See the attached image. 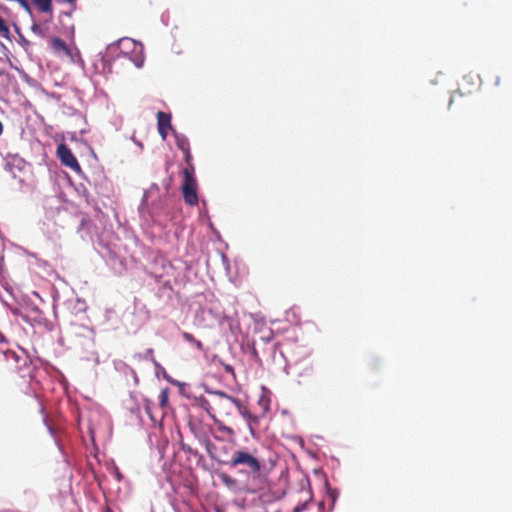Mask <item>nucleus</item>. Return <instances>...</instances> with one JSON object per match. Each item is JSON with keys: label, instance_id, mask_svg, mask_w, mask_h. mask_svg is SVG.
Segmentation results:
<instances>
[{"label": "nucleus", "instance_id": "nucleus-1", "mask_svg": "<svg viewBox=\"0 0 512 512\" xmlns=\"http://www.w3.org/2000/svg\"><path fill=\"white\" fill-rule=\"evenodd\" d=\"M223 463L232 468L244 466L246 467V472L252 475L258 474L262 468L261 462L251 453L244 450H236L231 459Z\"/></svg>", "mask_w": 512, "mask_h": 512}, {"label": "nucleus", "instance_id": "nucleus-2", "mask_svg": "<svg viewBox=\"0 0 512 512\" xmlns=\"http://www.w3.org/2000/svg\"><path fill=\"white\" fill-rule=\"evenodd\" d=\"M207 392L212 397L214 412L218 411L222 416H232V407L235 406L237 408V403H240L239 399L234 398L223 391L208 390Z\"/></svg>", "mask_w": 512, "mask_h": 512}, {"label": "nucleus", "instance_id": "nucleus-3", "mask_svg": "<svg viewBox=\"0 0 512 512\" xmlns=\"http://www.w3.org/2000/svg\"><path fill=\"white\" fill-rule=\"evenodd\" d=\"M184 181L182 184V193L184 197V201L191 205L195 206L198 204V196H197V183L194 178V174H192V170L184 169Z\"/></svg>", "mask_w": 512, "mask_h": 512}, {"label": "nucleus", "instance_id": "nucleus-4", "mask_svg": "<svg viewBox=\"0 0 512 512\" xmlns=\"http://www.w3.org/2000/svg\"><path fill=\"white\" fill-rule=\"evenodd\" d=\"M57 156L59 157L61 163L72 170L79 172L81 167L73 155L71 149L66 144H59L57 147Z\"/></svg>", "mask_w": 512, "mask_h": 512}, {"label": "nucleus", "instance_id": "nucleus-5", "mask_svg": "<svg viewBox=\"0 0 512 512\" xmlns=\"http://www.w3.org/2000/svg\"><path fill=\"white\" fill-rule=\"evenodd\" d=\"M237 410L239 414L245 419L251 436L255 437V427L259 425L261 416L252 414L249 411L248 407L242 401H240V403H237Z\"/></svg>", "mask_w": 512, "mask_h": 512}, {"label": "nucleus", "instance_id": "nucleus-6", "mask_svg": "<svg viewBox=\"0 0 512 512\" xmlns=\"http://www.w3.org/2000/svg\"><path fill=\"white\" fill-rule=\"evenodd\" d=\"M157 124L159 134L161 135L162 139L165 140L168 135V129L172 128L170 114H167L163 111H159L157 113Z\"/></svg>", "mask_w": 512, "mask_h": 512}, {"label": "nucleus", "instance_id": "nucleus-7", "mask_svg": "<svg viewBox=\"0 0 512 512\" xmlns=\"http://www.w3.org/2000/svg\"><path fill=\"white\" fill-rule=\"evenodd\" d=\"M197 405L207 412V414L210 416V418L213 421H216V416L214 413V405L212 403V398L209 400L203 396L196 399Z\"/></svg>", "mask_w": 512, "mask_h": 512}, {"label": "nucleus", "instance_id": "nucleus-8", "mask_svg": "<svg viewBox=\"0 0 512 512\" xmlns=\"http://www.w3.org/2000/svg\"><path fill=\"white\" fill-rule=\"evenodd\" d=\"M52 49L57 53H64L65 55L69 56L71 54V51L68 47V45L60 38L54 37L50 41Z\"/></svg>", "mask_w": 512, "mask_h": 512}, {"label": "nucleus", "instance_id": "nucleus-9", "mask_svg": "<svg viewBox=\"0 0 512 512\" xmlns=\"http://www.w3.org/2000/svg\"><path fill=\"white\" fill-rule=\"evenodd\" d=\"M31 31L41 37V38H45L47 35H48V32H49V21H44V22H41V23H33L31 25Z\"/></svg>", "mask_w": 512, "mask_h": 512}, {"label": "nucleus", "instance_id": "nucleus-10", "mask_svg": "<svg viewBox=\"0 0 512 512\" xmlns=\"http://www.w3.org/2000/svg\"><path fill=\"white\" fill-rule=\"evenodd\" d=\"M38 10L43 13H52V0H32Z\"/></svg>", "mask_w": 512, "mask_h": 512}, {"label": "nucleus", "instance_id": "nucleus-11", "mask_svg": "<svg viewBox=\"0 0 512 512\" xmlns=\"http://www.w3.org/2000/svg\"><path fill=\"white\" fill-rule=\"evenodd\" d=\"M219 479L223 485L229 489H234L237 486V480L229 474L222 472L219 475Z\"/></svg>", "mask_w": 512, "mask_h": 512}, {"label": "nucleus", "instance_id": "nucleus-12", "mask_svg": "<svg viewBox=\"0 0 512 512\" xmlns=\"http://www.w3.org/2000/svg\"><path fill=\"white\" fill-rule=\"evenodd\" d=\"M215 424H217V428H218V431L225 434L229 439H234L235 437V431L225 425L223 422L219 421L217 418H216V421H214Z\"/></svg>", "mask_w": 512, "mask_h": 512}, {"label": "nucleus", "instance_id": "nucleus-13", "mask_svg": "<svg viewBox=\"0 0 512 512\" xmlns=\"http://www.w3.org/2000/svg\"><path fill=\"white\" fill-rule=\"evenodd\" d=\"M182 337L186 342L193 344L199 351L203 350L202 342L197 340L191 333L184 331L182 332Z\"/></svg>", "mask_w": 512, "mask_h": 512}, {"label": "nucleus", "instance_id": "nucleus-14", "mask_svg": "<svg viewBox=\"0 0 512 512\" xmlns=\"http://www.w3.org/2000/svg\"><path fill=\"white\" fill-rule=\"evenodd\" d=\"M258 405L262 409L261 417H264L270 410V398L266 395H261L258 400Z\"/></svg>", "mask_w": 512, "mask_h": 512}, {"label": "nucleus", "instance_id": "nucleus-15", "mask_svg": "<svg viewBox=\"0 0 512 512\" xmlns=\"http://www.w3.org/2000/svg\"><path fill=\"white\" fill-rule=\"evenodd\" d=\"M175 138L176 145L182 152L190 148L189 141L185 136L176 134Z\"/></svg>", "mask_w": 512, "mask_h": 512}, {"label": "nucleus", "instance_id": "nucleus-16", "mask_svg": "<svg viewBox=\"0 0 512 512\" xmlns=\"http://www.w3.org/2000/svg\"><path fill=\"white\" fill-rule=\"evenodd\" d=\"M183 153H184V156H185V162L187 164V167L185 169L192 170V174H194V165L192 163V155H191V152H190V148L188 150L183 151Z\"/></svg>", "mask_w": 512, "mask_h": 512}, {"label": "nucleus", "instance_id": "nucleus-17", "mask_svg": "<svg viewBox=\"0 0 512 512\" xmlns=\"http://www.w3.org/2000/svg\"><path fill=\"white\" fill-rule=\"evenodd\" d=\"M311 499H312V496L309 495L308 499L304 500L303 502L297 504L294 507L293 512H305V510L308 508V505H309V502L311 501Z\"/></svg>", "mask_w": 512, "mask_h": 512}, {"label": "nucleus", "instance_id": "nucleus-18", "mask_svg": "<svg viewBox=\"0 0 512 512\" xmlns=\"http://www.w3.org/2000/svg\"><path fill=\"white\" fill-rule=\"evenodd\" d=\"M0 34L4 37H7L9 35V28L5 24V21L0 16Z\"/></svg>", "mask_w": 512, "mask_h": 512}, {"label": "nucleus", "instance_id": "nucleus-19", "mask_svg": "<svg viewBox=\"0 0 512 512\" xmlns=\"http://www.w3.org/2000/svg\"><path fill=\"white\" fill-rule=\"evenodd\" d=\"M160 405L165 407L168 403V393L166 390H163L159 396Z\"/></svg>", "mask_w": 512, "mask_h": 512}, {"label": "nucleus", "instance_id": "nucleus-20", "mask_svg": "<svg viewBox=\"0 0 512 512\" xmlns=\"http://www.w3.org/2000/svg\"><path fill=\"white\" fill-rule=\"evenodd\" d=\"M204 445H205V448L207 450V452L212 455V449L215 447L214 444L212 443V441L210 439H205L203 441Z\"/></svg>", "mask_w": 512, "mask_h": 512}, {"label": "nucleus", "instance_id": "nucleus-21", "mask_svg": "<svg viewBox=\"0 0 512 512\" xmlns=\"http://www.w3.org/2000/svg\"><path fill=\"white\" fill-rule=\"evenodd\" d=\"M182 450L186 453H189V454H192L194 456L197 455V451L194 450L191 446L189 445H186V444H182Z\"/></svg>", "mask_w": 512, "mask_h": 512}, {"label": "nucleus", "instance_id": "nucleus-22", "mask_svg": "<svg viewBox=\"0 0 512 512\" xmlns=\"http://www.w3.org/2000/svg\"><path fill=\"white\" fill-rule=\"evenodd\" d=\"M21 3V5L27 10L30 12V6L28 5L27 1L26 0H22V1H19Z\"/></svg>", "mask_w": 512, "mask_h": 512}, {"label": "nucleus", "instance_id": "nucleus-23", "mask_svg": "<svg viewBox=\"0 0 512 512\" xmlns=\"http://www.w3.org/2000/svg\"><path fill=\"white\" fill-rule=\"evenodd\" d=\"M225 370H226L227 372H233V368H232L230 365H227V366L225 367Z\"/></svg>", "mask_w": 512, "mask_h": 512}, {"label": "nucleus", "instance_id": "nucleus-24", "mask_svg": "<svg viewBox=\"0 0 512 512\" xmlns=\"http://www.w3.org/2000/svg\"><path fill=\"white\" fill-rule=\"evenodd\" d=\"M3 133V124L2 122L0 121V135Z\"/></svg>", "mask_w": 512, "mask_h": 512}, {"label": "nucleus", "instance_id": "nucleus-25", "mask_svg": "<svg viewBox=\"0 0 512 512\" xmlns=\"http://www.w3.org/2000/svg\"><path fill=\"white\" fill-rule=\"evenodd\" d=\"M146 411H147V413L151 416V414H150V408H149V407H146Z\"/></svg>", "mask_w": 512, "mask_h": 512}, {"label": "nucleus", "instance_id": "nucleus-26", "mask_svg": "<svg viewBox=\"0 0 512 512\" xmlns=\"http://www.w3.org/2000/svg\"><path fill=\"white\" fill-rule=\"evenodd\" d=\"M66 1L72 4V3H74L76 0H66Z\"/></svg>", "mask_w": 512, "mask_h": 512}]
</instances>
